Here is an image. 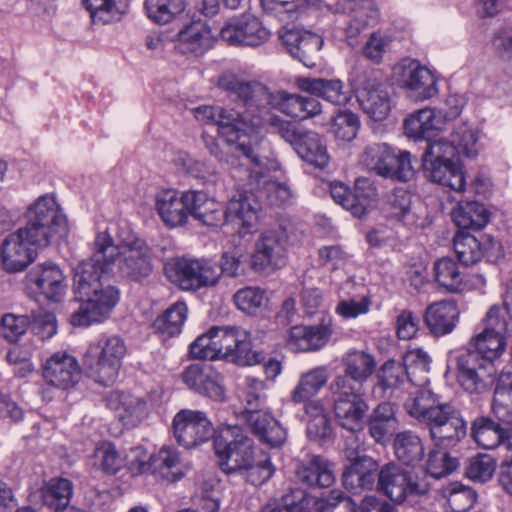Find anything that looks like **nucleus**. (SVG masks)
I'll return each instance as SVG.
<instances>
[{
	"instance_id": "1",
	"label": "nucleus",
	"mask_w": 512,
	"mask_h": 512,
	"mask_svg": "<svg viewBox=\"0 0 512 512\" xmlns=\"http://www.w3.org/2000/svg\"><path fill=\"white\" fill-rule=\"evenodd\" d=\"M119 276L141 283L153 271V252L145 240L132 237L114 246L107 231L99 232L92 254L73 269V291L80 305L70 318L73 326H89L106 320L120 299V290L112 283L113 265Z\"/></svg>"
},
{
	"instance_id": "2",
	"label": "nucleus",
	"mask_w": 512,
	"mask_h": 512,
	"mask_svg": "<svg viewBox=\"0 0 512 512\" xmlns=\"http://www.w3.org/2000/svg\"><path fill=\"white\" fill-rule=\"evenodd\" d=\"M216 85L236 107L200 106L195 109V117L200 121L214 122L221 136L235 134L238 140L242 134L257 133L262 119L259 107L267 99L261 82L224 72Z\"/></svg>"
},
{
	"instance_id": "3",
	"label": "nucleus",
	"mask_w": 512,
	"mask_h": 512,
	"mask_svg": "<svg viewBox=\"0 0 512 512\" xmlns=\"http://www.w3.org/2000/svg\"><path fill=\"white\" fill-rule=\"evenodd\" d=\"M477 134L467 122L453 124L448 138H438L425 147L422 165L426 177L455 192L465 189V176L461 155H477Z\"/></svg>"
},
{
	"instance_id": "4",
	"label": "nucleus",
	"mask_w": 512,
	"mask_h": 512,
	"mask_svg": "<svg viewBox=\"0 0 512 512\" xmlns=\"http://www.w3.org/2000/svg\"><path fill=\"white\" fill-rule=\"evenodd\" d=\"M406 412L424 425L436 446H456L467 432L460 410L450 402H442L439 395L420 388L410 393L404 403Z\"/></svg>"
},
{
	"instance_id": "5",
	"label": "nucleus",
	"mask_w": 512,
	"mask_h": 512,
	"mask_svg": "<svg viewBox=\"0 0 512 512\" xmlns=\"http://www.w3.org/2000/svg\"><path fill=\"white\" fill-rule=\"evenodd\" d=\"M220 469L228 475H240L254 486L264 484L274 473L268 457L254 461L253 441L238 426H229L214 440Z\"/></svg>"
},
{
	"instance_id": "6",
	"label": "nucleus",
	"mask_w": 512,
	"mask_h": 512,
	"mask_svg": "<svg viewBox=\"0 0 512 512\" xmlns=\"http://www.w3.org/2000/svg\"><path fill=\"white\" fill-rule=\"evenodd\" d=\"M192 358L201 360L224 359L240 366L261 363L264 356L251 348L250 335L235 326H213L191 345Z\"/></svg>"
},
{
	"instance_id": "7",
	"label": "nucleus",
	"mask_w": 512,
	"mask_h": 512,
	"mask_svg": "<svg viewBox=\"0 0 512 512\" xmlns=\"http://www.w3.org/2000/svg\"><path fill=\"white\" fill-rule=\"evenodd\" d=\"M270 131L289 143L302 160L316 168L324 169L330 161L326 145L320 135L295 122L273 115L269 119Z\"/></svg>"
},
{
	"instance_id": "8",
	"label": "nucleus",
	"mask_w": 512,
	"mask_h": 512,
	"mask_svg": "<svg viewBox=\"0 0 512 512\" xmlns=\"http://www.w3.org/2000/svg\"><path fill=\"white\" fill-rule=\"evenodd\" d=\"M126 354L124 341L118 336H102L89 345L83 357L88 375L103 386L112 385Z\"/></svg>"
},
{
	"instance_id": "9",
	"label": "nucleus",
	"mask_w": 512,
	"mask_h": 512,
	"mask_svg": "<svg viewBox=\"0 0 512 512\" xmlns=\"http://www.w3.org/2000/svg\"><path fill=\"white\" fill-rule=\"evenodd\" d=\"M360 163L380 177L399 182H408L415 175L411 153L405 150L396 153L384 142L367 144L360 156Z\"/></svg>"
},
{
	"instance_id": "10",
	"label": "nucleus",
	"mask_w": 512,
	"mask_h": 512,
	"mask_svg": "<svg viewBox=\"0 0 512 512\" xmlns=\"http://www.w3.org/2000/svg\"><path fill=\"white\" fill-rule=\"evenodd\" d=\"M329 389L337 423L351 432L362 429L369 411V404L362 388L349 385L345 378H334Z\"/></svg>"
},
{
	"instance_id": "11",
	"label": "nucleus",
	"mask_w": 512,
	"mask_h": 512,
	"mask_svg": "<svg viewBox=\"0 0 512 512\" xmlns=\"http://www.w3.org/2000/svg\"><path fill=\"white\" fill-rule=\"evenodd\" d=\"M378 488L398 504L413 501L429 492V484L424 475L395 463L381 468L378 473Z\"/></svg>"
},
{
	"instance_id": "12",
	"label": "nucleus",
	"mask_w": 512,
	"mask_h": 512,
	"mask_svg": "<svg viewBox=\"0 0 512 512\" xmlns=\"http://www.w3.org/2000/svg\"><path fill=\"white\" fill-rule=\"evenodd\" d=\"M164 271L172 283L187 291L214 286L221 277L217 263L205 258H175L165 264Z\"/></svg>"
},
{
	"instance_id": "13",
	"label": "nucleus",
	"mask_w": 512,
	"mask_h": 512,
	"mask_svg": "<svg viewBox=\"0 0 512 512\" xmlns=\"http://www.w3.org/2000/svg\"><path fill=\"white\" fill-rule=\"evenodd\" d=\"M352 83L362 111L375 121L386 119L391 110V101L387 87L382 82L380 71L374 69L356 71Z\"/></svg>"
},
{
	"instance_id": "14",
	"label": "nucleus",
	"mask_w": 512,
	"mask_h": 512,
	"mask_svg": "<svg viewBox=\"0 0 512 512\" xmlns=\"http://www.w3.org/2000/svg\"><path fill=\"white\" fill-rule=\"evenodd\" d=\"M457 380L465 391L470 394H481L489 390L495 382L496 368L494 363L469 342L467 348L456 359Z\"/></svg>"
},
{
	"instance_id": "15",
	"label": "nucleus",
	"mask_w": 512,
	"mask_h": 512,
	"mask_svg": "<svg viewBox=\"0 0 512 512\" xmlns=\"http://www.w3.org/2000/svg\"><path fill=\"white\" fill-rule=\"evenodd\" d=\"M288 236L284 229L263 232L255 242L251 267L256 272L282 268L287 260Z\"/></svg>"
},
{
	"instance_id": "16",
	"label": "nucleus",
	"mask_w": 512,
	"mask_h": 512,
	"mask_svg": "<svg viewBox=\"0 0 512 512\" xmlns=\"http://www.w3.org/2000/svg\"><path fill=\"white\" fill-rule=\"evenodd\" d=\"M172 428L176 441L185 448L206 442L214 434L206 413L198 410H180L173 418Z\"/></svg>"
},
{
	"instance_id": "17",
	"label": "nucleus",
	"mask_w": 512,
	"mask_h": 512,
	"mask_svg": "<svg viewBox=\"0 0 512 512\" xmlns=\"http://www.w3.org/2000/svg\"><path fill=\"white\" fill-rule=\"evenodd\" d=\"M270 35L262 22L250 14L230 18L220 30V38L232 46L258 47L266 43Z\"/></svg>"
},
{
	"instance_id": "18",
	"label": "nucleus",
	"mask_w": 512,
	"mask_h": 512,
	"mask_svg": "<svg viewBox=\"0 0 512 512\" xmlns=\"http://www.w3.org/2000/svg\"><path fill=\"white\" fill-rule=\"evenodd\" d=\"M185 385L195 393L215 402L226 400L224 376L209 363L187 366L181 374Z\"/></svg>"
},
{
	"instance_id": "19",
	"label": "nucleus",
	"mask_w": 512,
	"mask_h": 512,
	"mask_svg": "<svg viewBox=\"0 0 512 512\" xmlns=\"http://www.w3.org/2000/svg\"><path fill=\"white\" fill-rule=\"evenodd\" d=\"M65 228V217L53 194L40 196L34 202V247H47L51 238Z\"/></svg>"
},
{
	"instance_id": "20",
	"label": "nucleus",
	"mask_w": 512,
	"mask_h": 512,
	"mask_svg": "<svg viewBox=\"0 0 512 512\" xmlns=\"http://www.w3.org/2000/svg\"><path fill=\"white\" fill-rule=\"evenodd\" d=\"M394 73L401 87L410 91L416 99H428L437 93L434 75L418 61L404 59L395 66Z\"/></svg>"
},
{
	"instance_id": "21",
	"label": "nucleus",
	"mask_w": 512,
	"mask_h": 512,
	"mask_svg": "<svg viewBox=\"0 0 512 512\" xmlns=\"http://www.w3.org/2000/svg\"><path fill=\"white\" fill-rule=\"evenodd\" d=\"M278 37L287 52L307 66L313 64L324 42L321 36L290 24L278 30Z\"/></svg>"
},
{
	"instance_id": "22",
	"label": "nucleus",
	"mask_w": 512,
	"mask_h": 512,
	"mask_svg": "<svg viewBox=\"0 0 512 512\" xmlns=\"http://www.w3.org/2000/svg\"><path fill=\"white\" fill-rule=\"evenodd\" d=\"M474 442L484 449H495L512 439V424L492 413L475 418L470 427Z\"/></svg>"
},
{
	"instance_id": "23",
	"label": "nucleus",
	"mask_w": 512,
	"mask_h": 512,
	"mask_svg": "<svg viewBox=\"0 0 512 512\" xmlns=\"http://www.w3.org/2000/svg\"><path fill=\"white\" fill-rule=\"evenodd\" d=\"M32 231L28 226L10 234L2 243L3 268L11 273L24 270L31 261Z\"/></svg>"
},
{
	"instance_id": "24",
	"label": "nucleus",
	"mask_w": 512,
	"mask_h": 512,
	"mask_svg": "<svg viewBox=\"0 0 512 512\" xmlns=\"http://www.w3.org/2000/svg\"><path fill=\"white\" fill-rule=\"evenodd\" d=\"M42 376L52 386L68 389L80 381L82 373L73 356L57 352L43 364Z\"/></svg>"
},
{
	"instance_id": "25",
	"label": "nucleus",
	"mask_w": 512,
	"mask_h": 512,
	"mask_svg": "<svg viewBox=\"0 0 512 512\" xmlns=\"http://www.w3.org/2000/svg\"><path fill=\"white\" fill-rule=\"evenodd\" d=\"M103 400L109 409L116 412L119 420L127 428L138 426L148 415L146 401L131 393L111 391Z\"/></svg>"
},
{
	"instance_id": "26",
	"label": "nucleus",
	"mask_w": 512,
	"mask_h": 512,
	"mask_svg": "<svg viewBox=\"0 0 512 512\" xmlns=\"http://www.w3.org/2000/svg\"><path fill=\"white\" fill-rule=\"evenodd\" d=\"M343 11L348 17L345 33L351 46L357 43V37L374 26L379 20V12L373 0H345Z\"/></svg>"
},
{
	"instance_id": "27",
	"label": "nucleus",
	"mask_w": 512,
	"mask_h": 512,
	"mask_svg": "<svg viewBox=\"0 0 512 512\" xmlns=\"http://www.w3.org/2000/svg\"><path fill=\"white\" fill-rule=\"evenodd\" d=\"M262 209L256 192L237 191L229 199L225 210V220L228 222H239L243 233L256 224L258 213Z\"/></svg>"
},
{
	"instance_id": "28",
	"label": "nucleus",
	"mask_w": 512,
	"mask_h": 512,
	"mask_svg": "<svg viewBox=\"0 0 512 512\" xmlns=\"http://www.w3.org/2000/svg\"><path fill=\"white\" fill-rule=\"evenodd\" d=\"M295 475L307 487L326 488L335 482L333 464L321 455H308L297 465Z\"/></svg>"
},
{
	"instance_id": "29",
	"label": "nucleus",
	"mask_w": 512,
	"mask_h": 512,
	"mask_svg": "<svg viewBox=\"0 0 512 512\" xmlns=\"http://www.w3.org/2000/svg\"><path fill=\"white\" fill-rule=\"evenodd\" d=\"M496 246L498 242L486 234L476 237L468 232L458 231L453 238V249L458 260L465 266L478 263Z\"/></svg>"
},
{
	"instance_id": "30",
	"label": "nucleus",
	"mask_w": 512,
	"mask_h": 512,
	"mask_svg": "<svg viewBox=\"0 0 512 512\" xmlns=\"http://www.w3.org/2000/svg\"><path fill=\"white\" fill-rule=\"evenodd\" d=\"M251 433L264 445L270 448L281 447L286 439V430L268 411H254L244 419Z\"/></svg>"
},
{
	"instance_id": "31",
	"label": "nucleus",
	"mask_w": 512,
	"mask_h": 512,
	"mask_svg": "<svg viewBox=\"0 0 512 512\" xmlns=\"http://www.w3.org/2000/svg\"><path fill=\"white\" fill-rule=\"evenodd\" d=\"M95 456L99 460L102 470L108 474H116L123 467H127L129 470H138L146 462V456L140 448H133L130 451V456H124L111 442L101 443L96 448Z\"/></svg>"
},
{
	"instance_id": "32",
	"label": "nucleus",
	"mask_w": 512,
	"mask_h": 512,
	"mask_svg": "<svg viewBox=\"0 0 512 512\" xmlns=\"http://www.w3.org/2000/svg\"><path fill=\"white\" fill-rule=\"evenodd\" d=\"M188 191L179 195L174 190H164L156 196V210L170 228L184 225L188 220L190 201L186 196Z\"/></svg>"
},
{
	"instance_id": "33",
	"label": "nucleus",
	"mask_w": 512,
	"mask_h": 512,
	"mask_svg": "<svg viewBox=\"0 0 512 512\" xmlns=\"http://www.w3.org/2000/svg\"><path fill=\"white\" fill-rule=\"evenodd\" d=\"M459 314V309L454 301L443 300L427 306L423 320L431 334L440 337L454 330Z\"/></svg>"
},
{
	"instance_id": "34",
	"label": "nucleus",
	"mask_w": 512,
	"mask_h": 512,
	"mask_svg": "<svg viewBox=\"0 0 512 512\" xmlns=\"http://www.w3.org/2000/svg\"><path fill=\"white\" fill-rule=\"evenodd\" d=\"M296 84L304 92L335 104L345 105L351 99V92L340 79L300 77Z\"/></svg>"
},
{
	"instance_id": "35",
	"label": "nucleus",
	"mask_w": 512,
	"mask_h": 512,
	"mask_svg": "<svg viewBox=\"0 0 512 512\" xmlns=\"http://www.w3.org/2000/svg\"><path fill=\"white\" fill-rule=\"evenodd\" d=\"M367 417V428L376 443H385L397 430V407L384 401L379 403Z\"/></svg>"
},
{
	"instance_id": "36",
	"label": "nucleus",
	"mask_w": 512,
	"mask_h": 512,
	"mask_svg": "<svg viewBox=\"0 0 512 512\" xmlns=\"http://www.w3.org/2000/svg\"><path fill=\"white\" fill-rule=\"evenodd\" d=\"M224 136L226 139L220 142L212 135L204 132L202 134V140L209 153L216 157L219 161L225 162L230 165L236 164V154L240 153L245 158L249 159L255 164L260 163L259 156L255 153L251 145L244 142H234L229 136Z\"/></svg>"
},
{
	"instance_id": "37",
	"label": "nucleus",
	"mask_w": 512,
	"mask_h": 512,
	"mask_svg": "<svg viewBox=\"0 0 512 512\" xmlns=\"http://www.w3.org/2000/svg\"><path fill=\"white\" fill-rule=\"evenodd\" d=\"M331 333L326 325H295L289 331L288 345L297 351L319 350L328 342Z\"/></svg>"
},
{
	"instance_id": "38",
	"label": "nucleus",
	"mask_w": 512,
	"mask_h": 512,
	"mask_svg": "<svg viewBox=\"0 0 512 512\" xmlns=\"http://www.w3.org/2000/svg\"><path fill=\"white\" fill-rule=\"evenodd\" d=\"M152 473L169 482H176L184 477L188 466L182 461L179 452L172 447H162L149 459Z\"/></svg>"
},
{
	"instance_id": "39",
	"label": "nucleus",
	"mask_w": 512,
	"mask_h": 512,
	"mask_svg": "<svg viewBox=\"0 0 512 512\" xmlns=\"http://www.w3.org/2000/svg\"><path fill=\"white\" fill-rule=\"evenodd\" d=\"M190 201L189 213L207 226H218L225 219V211L221 203L209 197L203 191H188Z\"/></svg>"
},
{
	"instance_id": "40",
	"label": "nucleus",
	"mask_w": 512,
	"mask_h": 512,
	"mask_svg": "<svg viewBox=\"0 0 512 512\" xmlns=\"http://www.w3.org/2000/svg\"><path fill=\"white\" fill-rule=\"evenodd\" d=\"M393 449L396 458L406 466L417 467L425 457L422 438L411 430H404L395 434Z\"/></svg>"
},
{
	"instance_id": "41",
	"label": "nucleus",
	"mask_w": 512,
	"mask_h": 512,
	"mask_svg": "<svg viewBox=\"0 0 512 512\" xmlns=\"http://www.w3.org/2000/svg\"><path fill=\"white\" fill-rule=\"evenodd\" d=\"M261 86L265 90V94L267 99L263 104H261L262 107H259L260 110V116H261V124L259 125V130L262 129L267 122L269 124V119L272 117L269 115L268 106H272L282 113L286 114L287 116H290L292 118H298L300 119V116H302V96L298 94H290L286 91H278L275 94L271 93L269 89L261 83Z\"/></svg>"
},
{
	"instance_id": "42",
	"label": "nucleus",
	"mask_w": 512,
	"mask_h": 512,
	"mask_svg": "<svg viewBox=\"0 0 512 512\" xmlns=\"http://www.w3.org/2000/svg\"><path fill=\"white\" fill-rule=\"evenodd\" d=\"M344 373L335 378H345L349 385L362 388V384L373 374L376 362L364 351H352L343 358Z\"/></svg>"
},
{
	"instance_id": "43",
	"label": "nucleus",
	"mask_w": 512,
	"mask_h": 512,
	"mask_svg": "<svg viewBox=\"0 0 512 512\" xmlns=\"http://www.w3.org/2000/svg\"><path fill=\"white\" fill-rule=\"evenodd\" d=\"M451 217L459 231L480 230L489 221V211L476 201L459 202L452 210Z\"/></svg>"
},
{
	"instance_id": "44",
	"label": "nucleus",
	"mask_w": 512,
	"mask_h": 512,
	"mask_svg": "<svg viewBox=\"0 0 512 512\" xmlns=\"http://www.w3.org/2000/svg\"><path fill=\"white\" fill-rule=\"evenodd\" d=\"M439 123L435 111L425 108L409 115L404 120V131L408 137L416 140L425 139L426 146H428L430 142L437 140L432 138L435 136L434 132L440 129Z\"/></svg>"
},
{
	"instance_id": "45",
	"label": "nucleus",
	"mask_w": 512,
	"mask_h": 512,
	"mask_svg": "<svg viewBox=\"0 0 512 512\" xmlns=\"http://www.w3.org/2000/svg\"><path fill=\"white\" fill-rule=\"evenodd\" d=\"M328 379L329 372L325 366H319L302 373L291 393V401L298 404L312 399L326 385Z\"/></svg>"
},
{
	"instance_id": "46",
	"label": "nucleus",
	"mask_w": 512,
	"mask_h": 512,
	"mask_svg": "<svg viewBox=\"0 0 512 512\" xmlns=\"http://www.w3.org/2000/svg\"><path fill=\"white\" fill-rule=\"evenodd\" d=\"M35 283L43 296L54 302L60 300L65 290L64 275L60 268L51 262L39 265Z\"/></svg>"
},
{
	"instance_id": "47",
	"label": "nucleus",
	"mask_w": 512,
	"mask_h": 512,
	"mask_svg": "<svg viewBox=\"0 0 512 512\" xmlns=\"http://www.w3.org/2000/svg\"><path fill=\"white\" fill-rule=\"evenodd\" d=\"M178 41L182 52L202 54L210 46V31L200 22L192 23L179 31Z\"/></svg>"
},
{
	"instance_id": "48",
	"label": "nucleus",
	"mask_w": 512,
	"mask_h": 512,
	"mask_svg": "<svg viewBox=\"0 0 512 512\" xmlns=\"http://www.w3.org/2000/svg\"><path fill=\"white\" fill-rule=\"evenodd\" d=\"M491 411L512 424V376L509 373L499 375L494 390Z\"/></svg>"
},
{
	"instance_id": "49",
	"label": "nucleus",
	"mask_w": 512,
	"mask_h": 512,
	"mask_svg": "<svg viewBox=\"0 0 512 512\" xmlns=\"http://www.w3.org/2000/svg\"><path fill=\"white\" fill-rule=\"evenodd\" d=\"M266 386L265 383L255 377L245 378V385L242 392L244 410L240 413L243 419L249 417L254 411H265L266 409Z\"/></svg>"
},
{
	"instance_id": "50",
	"label": "nucleus",
	"mask_w": 512,
	"mask_h": 512,
	"mask_svg": "<svg viewBox=\"0 0 512 512\" xmlns=\"http://www.w3.org/2000/svg\"><path fill=\"white\" fill-rule=\"evenodd\" d=\"M188 308L184 302H176L154 321V328L157 332L173 337L181 332L182 326L187 318Z\"/></svg>"
},
{
	"instance_id": "51",
	"label": "nucleus",
	"mask_w": 512,
	"mask_h": 512,
	"mask_svg": "<svg viewBox=\"0 0 512 512\" xmlns=\"http://www.w3.org/2000/svg\"><path fill=\"white\" fill-rule=\"evenodd\" d=\"M434 278L438 285L448 292H458L463 284V278L457 263L448 257L438 259L434 263Z\"/></svg>"
},
{
	"instance_id": "52",
	"label": "nucleus",
	"mask_w": 512,
	"mask_h": 512,
	"mask_svg": "<svg viewBox=\"0 0 512 512\" xmlns=\"http://www.w3.org/2000/svg\"><path fill=\"white\" fill-rule=\"evenodd\" d=\"M512 301V289L507 292L506 301ZM504 305H493L483 320L486 333H496L498 335L509 336L512 333V317L509 310Z\"/></svg>"
},
{
	"instance_id": "53",
	"label": "nucleus",
	"mask_w": 512,
	"mask_h": 512,
	"mask_svg": "<svg viewBox=\"0 0 512 512\" xmlns=\"http://www.w3.org/2000/svg\"><path fill=\"white\" fill-rule=\"evenodd\" d=\"M184 9V0H145V10L148 18L158 24L169 23Z\"/></svg>"
},
{
	"instance_id": "54",
	"label": "nucleus",
	"mask_w": 512,
	"mask_h": 512,
	"mask_svg": "<svg viewBox=\"0 0 512 512\" xmlns=\"http://www.w3.org/2000/svg\"><path fill=\"white\" fill-rule=\"evenodd\" d=\"M496 469V460L488 454L479 453L468 459L465 475L474 482L485 483L489 481Z\"/></svg>"
},
{
	"instance_id": "55",
	"label": "nucleus",
	"mask_w": 512,
	"mask_h": 512,
	"mask_svg": "<svg viewBox=\"0 0 512 512\" xmlns=\"http://www.w3.org/2000/svg\"><path fill=\"white\" fill-rule=\"evenodd\" d=\"M377 386L383 393L393 392L397 389L406 377V369L401 363L394 360L386 361L378 370Z\"/></svg>"
},
{
	"instance_id": "56",
	"label": "nucleus",
	"mask_w": 512,
	"mask_h": 512,
	"mask_svg": "<svg viewBox=\"0 0 512 512\" xmlns=\"http://www.w3.org/2000/svg\"><path fill=\"white\" fill-rule=\"evenodd\" d=\"M411 194L402 189H395L388 195L384 211L388 218L407 222L411 216Z\"/></svg>"
},
{
	"instance_id": "57",
	"label": "nucleus",
	"mask_w": 512,
	"mask_h": 512,
	"mask_svg": "<svg viewBox=\"0 0 512 512\" xmlns=\"http://www.w3.org/2000/svg\"><path fill=\"white\" fill-rule=\"evenodd\" d=\"M507 336L498 335L496 333H486L483 330L471 339V347L477 348L484 357L494 363L504 351Z\"/></svg>"
},
{
	"instance_id": "58",
	"label": "nucleus",
	"mask_w": 512,
	"mask_h": 512,
	"mask_svg": "<svg viewBox=\"0 0 512 512\" xmlns=\"http://www.w3.org/2000/svg\"><path fill=\"white\" fill-rule=\"evenodd\" d=\"M259 202L270 206L286 204L291 199L289 187L276 180H264L262 186L256 189Z\"/></svg>"
},
{
	"instance_id": "59",
	"label": "nucleus",
	"mask_w": 512,
	"mask_h": 512,
	"mask_svg": "<svg viewBox=\"0 0 512 512\" xmlns=\"http://www.w3.org/2000/svg\"><path fill=\"white\" fill-rule=\"evenodd\" d=\"M266 293L260 287L248 286L239 289L233 296L235 305L241 311L255 315L266 301Z\"/></svg>"
},
{
	"instance_id": "60",
	"label": "nucleus",
	"mask_w": 512,
	"mask_h": 512,
	"mask_svg": "<svg viewBox=\"0 0 512 512\" xmlns=\"http://www.w3.org/2000/svg\"><path fill=\"white\" fill-rule=\"evenodd\" d=\"M359 127L358 116L350 110H342L333 117L331 131L337 139L349 142L356 137Z\"/></svg>"
},
{
	"instance_id": "61",
	"label": "nucleus",
	"mask_w": 512,
	"mask_h": 512,
	"mask_svg": "<svg viewBox=\"0 0 512 512\" xmlns=\"http://www.w3.org/2000/svg\"><path fill=\"white\" fill-rule=\"evenodd\" d=\"M447 491V502L452 512H467L477 499L472 488L458 482L451 483Z\"/></svg>"
},
{
	"instance_id": "62",
	"label": "nucleus",
	"mask_w": 512,
	"mask_h": 512,
	"mask_svg": "<svg viewBox=\"0 0 512 512\" xmlns=\"http://www.w3.org/2000/svg\"><path fill=\"white\" fill-rule=\"evenodd\" d=\"M94 22L108 23L121 14V0H82Z\"/></svg>"
},
{
	"instance_id": "63",
	"label": "nucleus",
	"mask_w": 512,
	"mask_h": 512,
	"mask_svg": "<svg viewBox=\"0 0 512 512\" xmlns=\"http://www.w3.org/2000/svg\"><path fill=\"white\" fill-rule=\"evenodd\" d=\"M458 465V460L447 452L432 450L428 454L426 472L433 478L439 479L452 473Z\"/></svg>"
},
{
	"instance_id": "64",
	"label": "nucleus",
	"mask_w": 512,
	"mask_h": 512,
	"mask_svg": "<svg viewBox=\"0 0 512 512\" xmlns=\"http://www.w3.org/2000/svg\"><path fill=\"white\" fill-rule=\"evenodd\" d=\"M316 505L319 512H357L355 502L343 492L336 490L317 501Z\"/></svg>"
}]
</instances>
